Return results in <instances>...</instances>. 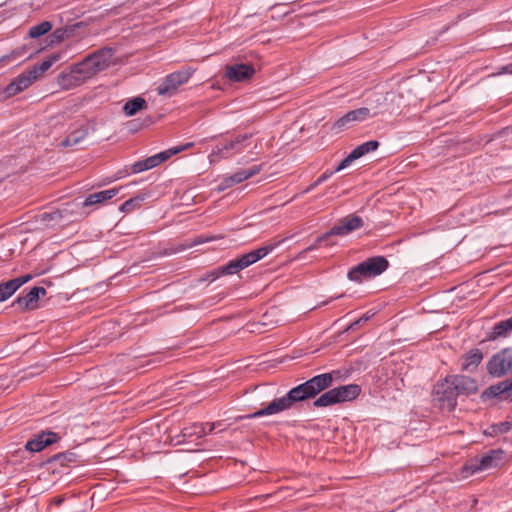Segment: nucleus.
I'll list each match as a JSON object with an SVG mask.
<instances>
[{"label":"nucleus","mask_w":512,"mask_h":512,"mask_svg":"<svg viewBox=\"0 0 512 512\" xmlns=\"http://www.w3.org/2000/svg\"><path fill=\"white\" fill-rule=\"evenodd\" d=\"M339 372H328L316 375L306 382L292 388L288 393L280 398L274 399L266 407L240 419L260 418L281 413L293 407L297 402L315 397L317 394L331 387L335 376Z\"/></svg>","instance_id":"obj_1"},{"label":"nucleus","mask_w":512,"mask_h":512,"mask_svg":"<svg viewBox=\"0 0 512 512\" xmlns=\"http://www.w3.org/2000/svg\"><path fill=\"white\" fill-rule=\"evenodd\" d=\"M114 51L111 48H102L85 57L81 62L74 64L70 71L63 72L58 77V84L65 90L80 86L86 80L104 71L113 64Z\"/></svg>","instance_id":"obj_2"},{"label":"nucleus","mask_w":512,"mask_h":512,"mask_svg":"<svg viewBox=\"0 0 512 512\" xmlns=\"http://www.w3.org/2000/svg\"><path fill=\"white\" fill-rule=\"evenodd\" d=\"M389 267V261L384 256H374L352 267L347 277L350 281L361 283L363 280L379 276Z\"/></svg>","instance_id":"obj_3"},{"label":"nucleus","mask_w":512,"mask_h":512,"mask_svg":"<svg viewBox=\"0 0 512 512\" xmlns=\"http://www.w3.org/2000/svg\"><path fill=\"white\" fill-rule=\"evenodd\" d=\"M361 392L357 384H349L330 389L318 397L313 405L315 407H328L337 403L354 400Z\"/></svg>","instance_id":"obj_4"},{"label":"nucleus","mask_w":512,"mask_h":512,"mask_svg":"<svg viewBox=\"0 0 512 512\" xmlns=\"http://www.w3.org/2000/svg\"><path fill=\"white\" fill-rule=\"evenodd\" d=\"M250 134H239L235 138L216 145L208 155L209 162L215 164L221 159H227L235 154L241 153L247 146Z\"/></svg>","instance_id":"obj_5"},{"label":"nucleus","mask_w":512,"mask_h":512,"mask_svg":"<svg viewBox=\"0 0 512 512\" xmlns=\"http://www.w3.org/2000/svg\"><path fill=\"white\" fill-rule=\"evenodd\" d=\"M433 401L438 403L442 409L451 411L457 404V392L452 382L451 375L438 382L433 389Z\"/></svg>","instance_id":"obj_6"},{"label":"nucleus","mask_w":512,"mask_h":512,"mask_svg":"<svg viewBox=\"0 0 512 512\" xmlns=\"http://www.w3.org/2000/svg\"><path fill=\"white\" fill-rule=\"evenodd\" d=\"M505 453L501 449L490 450L481 457H475L464 467L469 474L497 468L504 464Z\"/></svg>","instance_id":"obj_7"},{"label":"nucleus","mask_w":512,"mask_h":512,"mask_svg":"<svg viewBox=\"0 0 512 512\" xmlns=\"http://www.w3.org/2000/svg\"><path fill=\"white\" fill-rule=\"evenodd\" d=\"M194 70L186 68L167 75L157 86V93L161 96H172L177 89L188 82Z\"/></svg>","instance_id":"obj_8"},{"label":"nucleus","mask_w":512,"mask_h":512,"mask_svg":"<svg viewBox=\"0 0 512 512\" xmlns=\"http://www.w3.org/2000/svg\"><path fill=\"white\" fill-rule=\"evenodd\" d=\"M192 143H187L186 145L179 146L176 148H170L168 150L162 151L160 153H157L155 155H152L150 157H147L146 159L136 161L131 166V173L136 174L140 173L149 169H152L158 165H160L162 162L168 160L171 156L187 149L188 147H191Z\"/></svg>","instance_id":"obj_9"},{"label":"nucleus","mask_w":512,"mask_h":512,"mask_svg":"<svg viewBox=\"0 0 512 512\" xmlns=\"http://www.w3.org/2000/svg\"><path fill=\"white\" fill-rule=\"evenodd\" d=\"M487 371L494 377L512 372V349L505 348L493 355L487 363Z\"/></svg>","instance_id":"obj_10"},{"label":"nucleus","mask_w":512,"mask_h":512,"mask_svg":"<svg viewBox=\"0 0 512 512\" xmlns=\"http://www.w3.org/2000/svg\"><path fill=\"white\" fill-rule=\"evenodd\" d=\"M376 115L377 112L371 113L370 109L366 107L351 110L334 122L332 130H336L337 132L342 131L351 127L356 122H363Z\"/></svg>","instance_id":"obj_11"},{"label":"nucleus","mask_w":512,"mask_h":512,"mask_svg":"<svg viewBox=\"0 0 512 512\" xmlns=\"http://www.w3.org/2000/svg\"><path fill=\"white\" fill-rule=\"evenodd\" d=\"M363 226L361 217L351 214L341 218L338 223L329 230L332 236H345Z\"/></svg>","instance_id":"obj_12"},{"label":"nucleus","mask_w":512,"mask_h":512,"mask_svg":"<svg viewBox=\"0 0 512 512\" xmlns=\"http://www.w3.org/2000/svg\"><path fill=\"white\" fill-rule=\"evenodd\" d=\"M255 74V69L249 64L227 65L224 77L230 82H243L249 80Z\"/></svg>","instance_id":"obj_13"},{"label":"nucleus","mask_w":512,"mask_h":512,"mask_svg":"<svg viewBox=\"0 0 512 512\" xmlns=\"http://www.w3.org/2000/svg\"><path fill=\"white\" fill-rule=\"evenodd\" d=\"M379 145L380 143L378 141L370 140L357 146L340 162V164L336 167V171H341L347 168L353 161L361 158L369 152L375 151Z\"/></svg>","instance_id":"obj_14"},{"label":"nucleus","mask_w":512,"mask_h":512,"mask_svg":"<svg viewBox=\"0 0 512 512\" xmlns=\"http://www.w3.org/2000/svg\"><path fill=\"white\" fill-rule=\"evenodd\" d=\"M36 81L35 76L30 70H27L18 75L4 90L6 97H12L27 89L32 83Z\"/></svg>","instance_id":"obj_15"},{"label":"nucleus","mask_w":512,"mask_h":512,"mask_svg":"<svg viewBox=\"0 0 512 512\" xmlns=\"http://www.w3.org/2000/svg\"><path fill=\"white\" fill-rule=\"evenodd\" d=\"M46 294L44 287L35 286L27 294L19 296L13 305H17L23 310H33L37 307V302L40 296Z\"/></svg>","instance_id":"obj_16"},{"label":"nucleus","mask_w":512,"mask_h":512,"mask_svg":"<svg viewBox=\"0 0 512 512\" xmlns=\"http://www.w3.org/2000/svg\"><path fill=\"white\" fill-rule=\"evenodd\" d=\"M59 439L58 435L54 432H42L34 436L29 440L25 448L31 452H40L46 446L55 443Z\"/></svg>","instance_id":"obj_17"},{"label":"nucleus","mask_w":512,"mask_h":512,"mask_svg":"<svg viewBox=\"0 0 512 512\" xmlns=\"http://www.w3.org/2000/svg\"><path fill=\"white\" fill-rule=\"evenodd\" d=\"M32 279V275L26 274L0 284V302L10 298L22 285Z\"/></svg>","instance_id":"obj_18"},{"label":"nucleus","mask_w":512,"mask_h":512,"mask_svg":"<svg viewBox=\"0 0 512 512\" xmlns=\"http://www.w3.org/2000/svg\"><path fill=\"white\" fill-rule=\"evenodd\" d=\"M452 382L456 388L457 395H471L477 392V382L468 376L451 375Z\"/></svg>","instance_id":"obj_19"},{"label":"nucleus","mask_w":512,"mask_h":512,"mask_svg":"<svg viewBox=\"0 0 512 512\" xmlns=\"http://www.w3.org/2000/svg\"><path fill=\"white\" fill-rule=\"evenodd\" d=\"M277 244H267L239 257L244 269L271 253Z\"/></svg>","instance_id":"obj_20"},{"label":"nucleus","mask_w":512,"mask_h":512,"mask_svg":"<svg viewBox=\"0 0 512 512\" xmlns=\"http://www.w3.org/2000/svg\"><path fill=\"white\" fill-rule=\"evenodd\" d=\"M89 134V128L86 125L72 130L64 140L61 141L60 146L64 148H75L82 144Z\"/></svg>","instance_id":"obj_21"},{"label":"nucleus","mask_w":512,"mask_h":512,"mask_svg":"<svg viewBox=\"0 0 512 512\" xmlns=\"http://www.w3.org/2000/svg\"><path fill=\"white\" fill-rule=\"evenodd\" d=\"M243 269H244V267H243L240 259L237 258V259L230 260L227 264L214 269L213 271H211L209 273L208 277L211 279V281H214L222 275H233Z\"/></svg>","instance_id":"obj_22"},{"label":"nucleus","mask_w":512,"mask_h":512,"mask_svg":"<svg viewBox=\"0 0 512 512\" xmlns=\"http://www.w3.org/2000/svg\"><path fill=\"white\" fill-rule=\"evenodd\" d=\"M482 360L483 353L481 352V350L477 348L472 349L462 357V370L472 372L478 367Z\"/></svg>","instance_id":"obj_23"},{"label":"nucleus","mask_w":512,"mask_h":512,"mask_svg":"<svg viewBox=\"0 0 512 512\" xmlns=\"http://www.w3.org/2000/svg\"><path fill=\"white\" fill-rule=\"evenodd\" d=\"M119 189L112 188L90 194L83 202L84 207L105 202L118 194Z\"/></svg>","instance_id":"obj_24"},{"label":"nucleus","mask_w":512,"mask_h":512,"mask_svg":"<svg viewBox=\"0 0 512 512\" xmlns=\"http://www.w3.org/2000/svg\"><path fill=\"white\" fill-rule=\"evenodd\" d=\"M512 392V379L511 380H505L502 382L497 383L496 385L490 386L486 390V394L489 396L497 397L503 394H507L506 399L512 398L511 395Z\"/></svg>","instance_id":"obj_25"},{"label":"nucleus","mask_w":512,"mask_h":512,"mask_svg":"<svg viewBox=\"0 0 512 512\" xmlns=\"http://www.w3.org/2000/svg\"><path fill=\"white\" fill-rule=\"evenodd\" d=\"M147 107L146 100L142 97H134L129 99L123 106V112L126 116H133L140 110Z\"/></svg>","instance_id":"obj_26"},{"label":"nucleus","mask_w":512,"mask_h":512,"mask_svg":"<svg viewBox=\"0 0 512 512\" xmlns=\"http://www.w3.org/2000/svg\"><path fill=\"white\" fill-rule=\"evenodd\" d=\"M61 58L60 54H51L47 56L39 65L33 66L30 71L35 76L36 80L38 77L46 72L50 67Z\"/></svg>","instance_id":"obj_27"},{"label":"nucleus","mask_w":512,"mask_h":512,"mask_svg":"<svg viewBox=\"0 0 512 512\" xmlns=\"http://www.w3.org/2000/svg\"><path fill=\"white\" fill-rule=\"evenodd\" d=\"M261 170H262V165L253 166L246 170H239L230 176L232 178L230 183L231 182L234 184L241 183L244 180H247V179L253 177L254 175L258 174Z\"/></svg>","instance_id":"obj_28"},{"label":"nucleus","mask_w":512,"mask_h":512,"mask_svg":"<svg viewBox=\"0 0 512 512\" xmlns=\"http://www.w3.org/2000/svg\"><path fill=\"white\" fill-rule=\"evenodd\" d=\"M511 428L512 424L508 421H505L491 425L485 430L484 433L488 436L494 437L509 432Z\"/></svg>","instance_id":"obj_29"},{"label":"nucleus","mask_w":512,"mask_h":512,"mask_svg":"<svg viewBox=\"0 0 512 512\" xmlns=\"http://www.w3.org/2000/svg\"><path fill=\"white\" fill-rule=\"evenodd\" d=\"M52 29V24L49 21H43L29 29V36L31 38H38Z\"/></svg>","instance_id":"obj_30"},{"label":"nucleus","mask_w":512,"mask_h":512,"mask_svg":"<svg viewBox=\"0 0 512 512\" xmlns=\"http://www.w3.org/2000/svg\"><path fill=\"white\" fill-rule=\"evenodd\" d=\"M205 435H207V432L204 424H193L191 427L183 429L184 437L197 436L198 438H201Z\"/></svg>","instance_id":"obj_31"},{"label":"nucleus","mask_w":512,"mask_h":512,"mask_svg":"<svg viewBox=\"0 0 512 512\" xmlns=\"http://www.w3.org/2000/svg\"><path fill=\"white\" fill-rule=\"evenodd\" d=\"M143 200H144V197H142V196L130 198L120 206V210L122 212H126V213L132 212L136 207H139L140 203Z\"/></svg>","instance_id":"obj_32"},{"label":"nucleus","mask_w":512,"mask_h":512,"mask_svg":"<svg viewBox=\"0 0 512 512\" xmlns=\"http://www.w3.org/2000/svg\"><path fill=\"white\" fill-rule=\"evenodd\" d=\"M335 170H326L322 175H320L313 183H311L305 190L304 193H308L311 190L315 189L317 186L322 184L324 181L328 180L334 173H336Z\"/></svg>","instance_id":"obj_33"},{"label":"nucleus","mask_w":512,"mask_h":512,"mask_svg":"<svg viewBox=\"0 0 512 512\" xmlns=\"http://www.w3.org/2000/svg\"><path fill=\"white\" fill-rule=\"evenodd\" d=\"M508 332H510V331H509L507 325H505V321H501L493 327L491 334H490V339H496L500 336H504Z\"/></svg>","instance_id":"obj_34"},{"label":"nucleus","mask_w":512,"mask_h":512,"mask_svg":"<svg viewBox=\"0 0 512 512\" xmlns=\"http://www.w3.org/2000/svg\"><path fill=\"white\" fill-rule=\"evenodd\" d=\"M332 236L329 234V231L324 233L323 235L319 236L314 243H312L309 247H307L304 252H309L318 249L322 243H326L327 245H330L327 241L329 237Z\"/></svg>","instance_id":"obj_35"},{"label":"nucleus","mask_w":512,"mask_h":512,"mask_svg":"<svg viewBox=\"0 0 512 512\" xmlns=\"http://www.w3.org/2000/svg\"><path fill=\"white\" fill-rule=\"evenodd\" d=\"M231 180H232V178L230 176L223 178V180L221 181V183L217 187V191L218 192H222V191L232 187L233 185H235L232 182L230 183Z\"/></svg>","instance_id":"obj_36"},{"label":"nucleus","mask_w":512,"mask_h":512,"mask_svg":"<svg viewBox=\"0 0 512 512\" xmlns=\"http://www.w3.org/2000/svg\"><path fill=\"white\" fill-rule=\"evenodd\" d=\"M51 36L53 37L52 42H53V41L60 42V41L64 40V39H65V37L67 36V31H66V30H64V29H56V30L52 33V35H51Z\"/></svg>","instance_id":"obj_37"},{"label":"nucleus","mask_w":512,"mask_h":512,"mask_svg":"<svg viewBox=\"0 0 512 512\" xmlns=\"http://www.w3.org/2000/svg\"><path fill=\"white\" fill-rule=\"evenodd\" d=\"M372 315L373 314H369V313L364 314L362 317H360L359 319H357L353 323H351L350 326L348 327V330L354 329L355 327L359 326L361 323L368 321L372 317Z\"/></svg>","instance_id":"obj_38"},{"label":"nucleus","mask_w":512,"mask_h":512,"mask_svg":"<svg viewBox=\"0 0 512 512\" xmlns=\"http://www.w3.org/2000/svg\"><path fill=\"white\" fill-rule=\"evenodd\" d=\"M215 239H216V237H214V236H210V237L199 236L195 240V244H203V243H206L209 241H213Z\"/></svg>","instance_id":"obj_39"},{"label":"nucleus","mask_w":512,"mask_h":512,"mask_svg":"<svg viewBox=\"0 0 512 512\" xmlns=\"http://www.w3.org/2000/svg\"><path fill=\"white\" fill-rule=\"evenodd\" d=\"M221 423L220 422H216V423H206L204 424V426L206 427V432L207 434H210L212 433L216 427L220 426Z\"/></svg>","instance_id":"obj_40"},{"label":"nucleus","mask_w":512,"mask_h":512,"mask_svg":"<svg viewBox=\"0 0 512 512\" xmlns=\"http://www.w3.org/2000/svg\"><path fill=\"white\" fill-rule=\"evenodd\" d=\"M512 74V63L501 68L500 74Z\"/></svg>","instance_id":"obj_41"},{"label":"nucleus","mask_w":512,"mask_h":512,"mask_svg":"<svg viewBox=\"0 0 512 512\" xmlns=\"http://www.w3.org/2000/svg\"><path fill=\"white\" fill-rule=\"evenodd\" d=\"M14 58H15L14 54L5 55L0 58V62H9L11 59H14Z\"/></svg>","instance_id":"obj_42"},{"label":"nucleus","mask_w":512,"mask_h":512,"mask_svg":"<svg viewBox=\"0 0 512 512\" xmlns=\"http://www.w3.org/2000/svg\"><path fill=\"white\" fill-rule=\"evenodd\" d=\"M504 321H505V325H507L509 331H512V316Z\"/></svg>","instance_id":"obj_43"},{"label":"nucleus","mask_w":512,"mask_h":512,"mask_svg":"<svg viewBox=\"0 0 512 512\" xmlns=\"http://www.w3.org/2000/svg\"><path fill=\"white\" fill-rule=\"evenodd\" d=\"M55 504L60 505L63 502L62 498H55L54 500Z\"/></svg>","instance_id":"obj_44"}]
</instances>
